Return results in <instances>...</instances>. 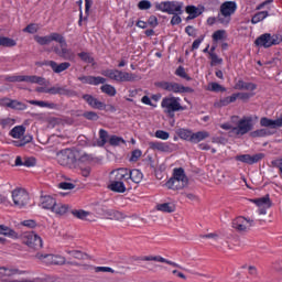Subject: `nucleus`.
<instances>
[{"label": "nucleus", "instance_id": "f704fd0d", "mask_svg": "<svg viewBox=\"0 0 282 282\" xmlns=\"http://www.w3.org/2000/svg\"><path fill=\"white\" fill-rule=\"evenodd\" d=\"M175 204L173 203H162L156 205V210L160 213H175Z\"/></svg>", "mask_w": 282, "mask_h": 282}, {"label": "nucleus", "instance_id": "864d4df0", "mask_svg": "<svg viewBox=\"0 0 282 282\" xmlns=\"http://www.w3.org/2000/svg\"><path fill=\"white\" fill-rule=\"evenodd\" d=\"M208 90L209 91H226V88H224L221 85L218 83H210L208 85Z\"/></svg>", "mask_w": 282, "mask_h": 282}, {"label": "nucleus", "instance_id": "58836bf2", "mask_svg": "<svg viewBox=\"0 0 282 282\" xmlns=\"http://www.w3.org/2000/svg\"><path fill=\"white\" fill-rule=\"evenodd\" d=\"M10 135H12L13 138H15L18 140H21V138H23V135H25V127H23V126L14 127L10 131Z\"/></svg>", "mask_w": 282, "mask_h": 282}, {"label": "nucleus", "instance_id": "393cba45", "mask_svg": "<svg viewBox=\"0 0 282 282\" xmlns=\"http://www.w3.org/2000/svg\"><path fill=\"white\" fill-rule=\"evenodd\" d=\"M141 261H155L156 263H166L167 265H172V268H180V264L171 260H166L162 256H144Z\"/></svg>", "mask_w": 282, "mask_h": 282}, {"label": "nucleus", "instance_id": "3c124183", "mask_svg": "<svg viewBox=\"0 0 282 282\" xmlns=\"http://www.w3.org/2000/svg\"><path fill=\"white\" fill-rule=\"evenodd\" d=\"M32 142V137H23L20 141H13L14 147H25V144Z\"/></svg>", "mask_w": 282, "mask_h": 282}, {"label": "nucleus", "instance_id": "603ef678", "mask_svg": "<svg viewBox=\"0 0 282 282\" xmlns=\"http://www.w3.org/2000/svg\"><path fill=\"white\" fill-rule=\"evenodd\" d=\"M176 76H180V78H185V80H191V76L186 74V70L183 66H178V68L175 72Z\"/></svg>", "mask_w": 282, "mask_h": 282}, {"label": "nucleus", "instance_id": "f3484780", "mask_svg": "<svg viewBox=\"0 0 282 282\" xmlns=\"http://www.w3.org/2000/svg\"><path fill=\"white\" fill-rule=\"evenodd\" d=\"M252 131V117H243L238 121V126L232 128L231 133L235 135H246Z\"/></svg>", "mask_w": 282, "mask_h": 282}, {"label": "nucleus", "instance_id": "0e129e2a", "mask_svg": "<svg viewBox=\"0 0 282 282\" xmlns=\"http://www.w3.org/2000/svg\"><path fill=\"white\" fill-rule=\"evenodd\" d=\"M224 36H226V31L224 30H218L213 34L215 41H223Z\"/></svg>", "mask_w": 282, "mask_h": 282}, {"label": "nucleus", "instance_id": "b1692460", "mask_svg": "<svg viewBox=\"0 0 282 282\" xmlns=\"http://www.w3.org/2000/svg\"><path fill=\"white\" fill-rule=\"evenodd\" d=\"M4 107H9V109H15V111H25L28 106L19 100L6 98L3 99Z\"/></svg>", "mask_w": 282, "mask_h": 282}, {"label": "nucleus", "instance_id": "20e7f679", "mask_svg": "<svg viewBox=\"0 0 282 282\" xmlns=\"http://www.w3.org/2000/svg\"><path fill=\"white\" fill-rule=\"evenodd\" d=\"M9 204L13 206V208L23 210L28 208V204H30V194L24 188L17 187L11 192V202L9 200Z\"/></svg>", "mask_w": 282, "mask_h": 282}, {"label": "nucleus", "instance_id": "bb28decb", "mask_svg": "<svg viewBox=\"0 0 282 282\" xmlns=\"http://www.w3.org/2000/svg\"><path fill=\"white\" fill-rule=\"evenodd\" d=\"M102 215L106 217V219H111L113 221H121V219L124 218V214L113 209H104Z\"/></svg>", "mask_w": 282, "mask_h": 282}, {"label": "nucleus", "instance_id": "4c0bfd02", "mask_svg": "<svg viewBox=\"0 0 282 282\" xmlns=\"http://www.w3.org/2000/svg\"><path fill=\"white\" fill-rule=\"evenodd\" d=\"M29 105H34L35 107H42L47 109H56V104L43 101V100H29Z\"/></svg>", "mask_w": 282, "mask_h": 282}, {"label": "nucleus", "instance_id": "5fc2aeb1", "mask_svg": "<svg viewBox=\"0 0 282 282\" xmlns=\"http://www.w3.org/2000/svg\"><path fill=\"white\" fill-rule=\"evenodd\" d=\"M67 265H76L78 268H82V270H85V271L94 270V267L90 264H80V263L74 262V261H68Z\"/></svg>", "mask_w": 282, "mask_h": 282}, {"label": "nucleus", "instance_id": "412c9836", "mask_svg": "<svg viewBox=\"0 0 282 282\" xmlns=\"http://www.w3.org/2000/svg\"><path fill=\"white\" fill-rule=\"evenodd\" d=\"M51 96H76V91L67 89V87H62L59 85H55L48 88V93Z\"/></svg>", "mask_w": 282, "mask_h": 282}, {"label": "nucleus", "instance_id": "f257e3e1", "mask_svg": "<svg viewBox=\"0 0 282 282\" xmlns=\"http://www.w3.org/2000/svg\"><path fill=\"white\" fill-rule=\"evenodd\" d=\"M260 126L264 127L259 130H254L250 133L251 138H267V135H274V132L270 129H281L282 128V115L276 119H270L262 117L260 119Z\"/></svg>", "mask_w": 282, "mask_h": 282}, {"label": "nucleus", "instance_id": "7c9ffc66", "mask_svg": "<svg viewBox=\"0 0 282 282\" xmlns=\"http://www.w3.org/2000/svg\"><path fill=\"white\" fill-rule=\"evenodd\" d=\"M69 210V207L67 205H64L62 203H55L53 208L51 209V213H54L57 217H63V215H67V212Z\"/></svg>", "mask_w": 282, "mask_h": 282}, {"label": "nucleus", "instance_id": "9b49d317", "mask_svg": "<svg viewBox=\"0 0 282 282\" xmlns=\"http://www.w3.org/2000/svg\"><path fill=\"white\" fill-rule=\"evenodd\" d=\"M156 87L164 89V91H172L173 94H193V88L173 82H159L156 83Z\"/></svg>", "mask_w": 282, "mask_h": 282}, {"label": "nucleus", "instance_id": "49530a36", "mask_svg": "<svg viewBox=\"0 0 282 282\" xmlns=\"http://www.w3.org/2000/svg\"><path fill=\"white\" fill-rule=\"evenodd\" d=\"M110 147H120L121 144H126L124 139L122 137L112 135L109 139Z\"/></svg>", "mask_w": 282, "mask_h": 282}, {"label": "nucleus", "instance_id": "e433bc0d", "mask_svg": "<svg viewBox=\"0 0 282 282\" xmlns=\"http://www.w3.org/2000/svg\"><path fill=\"white\" fill-rule=\"evenodd\" d=\"M206 138H210V133H208V131H198L192 134V142L197 144L202 142V140H206Z\"/></svg>", "mask_w": 282, "mask_h": 282}, {"label": "nucleus", "instance_id": "4d7b16f0", "mask_svg": "<svg viewBox=\"0 0 282 282\" xmlns=\"http://www.w3.org/2000/svg\"><path fill=\"white\" fill-rule=\"evenodd\" d=\"M83 117L86 118V120H98L100 118L98 113L94 111H86L83 113Z\"/></svg>", "mask_w": 282, "mask_h": 282}, {"label": "nucleus", "instance_id": "680f3d73", "mask_svg": "<svg viewBox=\"0 0 282 282\" xmlns=\"http://www.w3.org/2000/svg\"><path fill=\"white\" fill-rule=\"evenodd\" d=\"M209 56L212 58V65H221L224 63V59L219 58L215 53H209Z\"/></svg>", "mask_w": 282, "mask_h": 282}, {"label": "nucleus", "instance_id": "aec40b11", "mask_svg": "<svg viewBox=\"0 0 282 282\" xmlns=\"http://www.w3.org/2000/svg\"><path fill=\"white\" fill-rule=\"evenodd\" d=\"M41 65H46L47 67H51L54 74H61L72 67V64L69 62L58 64L55 61H45Z\"/></svg>", "mask_w": 282, "mask_h": 282}, {"label": "nucleus", "instance_id": "13d9d810", "mask_svg": "<svg viewBox=\"0 0 282 282\" xmlns=\"http://www.w3.org/2000/svg\"><path fill=\"white\" fill-rule=\"evenodd\" d=\"M23 32H28L29 34H36V32H39V25L29 24L26 28L23 29Z\"/></svg>", "mask_w": 282, "mask_h": 282}, {"label": "nucleus", "instance_id": "37998d69", "mask_svg": "<svg viewBox=\"0 0 282 282\" xmlns=\"http://www.w3.org/2000/svg\"><path fill=\"white\" fill-rule=\"evenodd\" d=\"M177 135L182 139V140H187L188 142H192L193 140V132L186 129H178L177 130Z\"/></svg>", "mask_w": 282, "mask_h": 282}, {"label": "nucleus", "instance_id": "c9c22d12", "mask_svg": "<svg viewBox=\"0 0 282 282\" xmlns=\"http://www.w3.org/2000/svg\"><path fill=\"white\" fill-rule=\"evenodd\" d=\"M138 76L133 75V73H127L119 70V83H133Z\"/></svg>", "mask_w": 282, "mask_h": 282}, {"label": "nucleus", "instance_id": "4be33fe9", "mask_svg": "<svg viewBox=\"0 0 282 282\" xmlns=\"http://www.w3.org/2000/svg\"><path fill=\"white\" fill-rule=\"evenodd\" d=\"M83 100H85V102H87V105H89V107H91L93 109H107V105H105V102L98 100V98L91 95H83Z\"/></svg>", "mask_w": 282, "mask_h": 282}, {"label": "nucleus", "instance_id": "f8f14e48", "mask_svg": "<svg viewBox=\"0 0 282 282\" xmlns=\"http://www.w3.org/2000/svg\"><path fill=\"white\" fill-rule=\"evenodd\" d=\"M22 241L33 250H41L43 248V239L34 231H26L22 235Z\"/></svg>", "mask_w": 282, "mask_h": 282}, {"label": "nucleus", "instance_id": "09e8293b", "mask_svg": "<svg viewBox=\"0 0 282 282\" xmlns=\"http://www.w3.org/2000/svg\"><path fill=\"white\" fill-rule=\"evenodd\" d=\"M101 91L102 94H107V96H116V87L109 84H105L104 86H101Z\"/></svg>", "mask_w": 282, "mask_h": 282}, {"label": "nucleus", "instance_id": "0eeeda50", "mask_svg": "<svg viewBox=\"0 0 282 282\" xmlns=\"http://www.w3.org/2000/svg\"><path fill=\"white\" fill-rule=\"evenodd\" d=\"M34 259H37L41 263H45V265H67V263H69L67 258L61 254L37 252L35 253Z\"/></svg>", "mask_w": 282, "mask_h": 282}, {"label": "nucleus", "instance_id": "c756f323", "mask_svg": "<svg viewBox=\"0 0 282 282\" xmlns=\"http://www.w3.org/2000/svg\"><path fill=\"white\" fill-rule=\"evenodd\" d=\"M67 42H65V45L59 44V47L62 50V53L59 55L61 58H64V61H75L76 54L72 52V50L67 48Z\"/></svg>", "mask_w": 282, "mask_h": 282}, {"label": "nucleus", "instance_id": "473e14b6", "mask_svg": "<svg viewBox=\"0 0 282 282\" xmlns=\"http://www.w3.org/2000/svg\"><path fill=\"white\" fill-rule=\"evenodd\" d=\"M235 89L245 90V91H254V89H257V86L253 83H246L240 79L236 83Z\"/></svg>", "mask_w": 282, "mask_h": 282}, {"label": "nucleus", "instance_id": "72a5a7b5", "mask_svg": "<svg viewBox=\"0 0 282 282\" xmlns=\"http://www.w3.org/2000/svg\"><path fill=\"white\" fill-rule=\"evenodd\" d=\"M101 75L106 76V78H110V80H116V83H119L120 70L118 69H106L101 72Z\"/></svg>", "mask_w": 282, "mask_h": 282}, {"label": "nucleus", "instance_id": "a878e982", "mask_svg": "<svg viewBox=\"0 0 282 282\" xmlns=\"http://www.w3.org/2000/svg\"><path fill=\"white\" fill-rule=\"evenodd\" d=\"M149 147L152 149V151H161V153H173V148H171L169 143L151 141L149 142Z\"/></svg>", "mask_w": 282, "mask_h": 282}, {"label": "nucleus", "instance_id": "bf43d9fd", "mask_svg": "<svg viewBox=\"0 0 282 282\" xmlns=\"http://www.w3.org/2000/svg\"><path fill=\"white\" fill-rule=\"evenodd\" d=\"M138 8H139V10H150V8H151V1H149V0H141V1L138 3Z\"/></svg>", "mask_w": 282, "mask_h": 282}, {"label": "nucleus", "instance_id": "c03bdc74", "mask_svg": "<svg viewBox=\"0 0 282 282\" xmlns=\"http://www.w3.org/2000/svg\"><path fill=\"white\" fill-rule=\"evenodd\" d=\"M17 41L6 37V36H0V46L2 47H15Z\"/></svg>", "mask_w": 282, "mask_h": 282}, {"label": "nucleus", "instance_id": "de8ad7c7", "mask_svg": "<svg viewBox=\"0 0 282 282\" xmlns=\"http://www.w3.org/2000/svg\"><path fill=\"white\" fill-rule=\"evenodd\" d=\"M50 127H61V124H65V120L58 117H50L47 119Z\"/></svg>", "mask_w": 282, "mask_h": 282}, {"label": "nucleus", "instance_id": "6e6552de", "mask_svg": "<svg viewBox=\"0 0 282 282\" xmlns=\"http://www.w3.org/2000/svg\"><path fill=\"white\" fill-rule=\"evenodd\" d=\"M237 12V3L234 1H226L220 6V13L218 14V21L223 25L230 23V18Z\"/></svg>", "mask_w": 282, "mask_h": 282}, {"label": "nucleus", "instance_id": "ea45409f", "mask_svg": "<svg viewBox=\"0 0 282 282\" xmlns=\"http://www.w3.org/2000/svg\"><path fill=\"white\" fill-rule=\"evenodd\" d=\"M108 138H109V132H107L105 129H100L99 130V140H97L96 145L105 147V144H107Z\"/></svg>", "mask_w": 282, "mask_h": 282}, {"label": "nucleus", "instance_id": "69168bd1", "mask_svg": "<svg viewBox=\"0 0 282 282\" xmlns=\"http://www.w3.org/2000/svg\"><path fill=\"white\" fill-rule=\"evenodd\" d=\"M23 166H28V167L36 166V159H34V158H25L23 160Z\"/></svg>", "mask_w": 282, "mask_h": 282}, {"label": "nucleus", "instance_id": "ddd939ff", "mask_svg": "<svg viewBox=\"0 0 282 282\" xmlns=\"http://www.w3.org/2000/svg\"><path fill=\"white\" fill-rule=\"evenodd\" d=\"M282 42L281 35H271L270 33H264L260 35L254 44L258 47H272V45H279Z\"/></svg>", "mask_w": 282, "mask_h": 282}, {"label": "nucleus", "instance_id": "c85d7f7f", "mask_svg": "<svg viewBox=\"0 0 282 282\" xmlns=\"http://www.w3.org/2000/svg\"><path fill=\"white\" fill-rule=\"evenodd\" d=\"M206 8L204 7H195V6H187L185 12L189 14L191 19H197V17L204 14Z\"/></svg>", "mask_w": 282, "mask_h": 282}, {"label": "nucleus", "instance_id": "cd10ccee", "mask_svg": "<svg viewBox=\"0 0 282 282\" xmlns=\"http://www.w3.org/2000/svg\"><path fill=\"white\" fill-rule=\"evenodd\" d=\"M21 83H30L31 85H45V78L35 75H21Z\"/></svg>", "mask_w": 282, "mask_h": 282}, {"label": "nucleus", "instance_id": "9d476101", "mask_svg": "<svg viewBox=\"0 0 282 282\" xmlns=\"http://www.w3.org/2000/svg\"><path fill=\"white\" fill-rule=\"evenodd\" d=\"M161 107L164 109L165 113H169L171 118L175 116V111H184V107H182L180 104V98L177 97L163 98Z\"/></svg>", "mask_w": 282, "mask_h": 282}, {"label": "nucleus", "instance_id": "a19ab883", "mask_svg": "<svg viewBox=\"0 0 282 282\" xmlns=\"http://www.w3.org/2000/svg\"><path fill=\"white\" fill-rule=\"evenodd\" d=\"M66 254L69 257H73V259H77L78 261H83L85 257H87V253L80 251V250H66Z\"/></svg>", "mask_w": 282, "mask_h": 282}, {"label": "nucleus", "instance_id": "a18cd8bd", "mask_svg": "<svg viewBox=\"0 0 282 282\" xmlns=\"http://www.w3.org/2000/svg\"><path fill=\"white\" fill-rule=\"evenodd\" d=\"M267 18H268V11H260L252 17L251 23L253 24L260 23V21H263V19H267Z\"/></svg>", "mask_w": 282, "mask_h": 282}, {"label": "nucleus", "instance_id": "2f4dec72", "mask_svg": "<svg viewBox=\"0 0 282 282\" xmlns=\"http://www.w3.org/2000/svg\"><path fill=\"white\" fill-rule=\"evenodd\" d=\"M0 235H3V237H8L9 239H19V234L6 225H0Z\"/></svg>", "mask_w": 282, "mask_h": 282}, {"label": "nucleus", "instance_id": "7ed1b4c3", "mask_svg": "<svg viewBox=\"0 0 282 282\" xmlns=\"http://www.w3.org/2000/svg\"><path fill=\"white\" fill-rule=\"evenodd\" d=\"M249 202H251V204H254L258 208V221H268V210H270V207L272 206V199H270V194H267L260 198H251L249 199Z\"/></svg>", "mask_w": 282, "mask_h": 282}, {"label": "nucleus", "instance_id": "e2e57ef3", "mask_svg": "<svg viewBox=\"0 0 282 282\" xmlns=\"http://www.w3.org/2000/svg\"><path fill=\"white\" fill-rule=\"evenodd\" d=\"M272 169H279L280 173L282 174V158L275 159L271 162Z\"/></svg>", "mask_w": 282, "mask_h": 282}, {"label": "nucleus", "instance_id": "a211bd4d", "mask_svg": "<svg viewBox=\"0 0 282 282\" xmlns=\"http://www.w3.org/2000/svg\"><path fill=\"white\" fill-rule=\"evenodd\" d=\"M120 171H123V173L126 174V182H129V180H131V182H133L134 184H140V182H142V180L144 178V174H142V172L138 169L129 170L121 167Z\"/></svg>", "mask_w": 282, "mask_h": 282}, {"label": "nucleus", "instance_id": "052dcab7", "mask_svg": "<svg viewBox=\"0 0 282 282\" xmlns=\"http://www.w3.org/2000/svg\"><path fill=\"white\" fill-rule=\"evenodd\" d=\"M155 138H159V140H169L170 134H169V132H166L164 130H158L155 132Z\"/></svg>", "mask_w": 282, "mask_h": 282}, {"label": "nucleus", "instance_id": "6e6d98bb", "mask_svg": "<svg viewBox=\"0 0 282 282\" xmlns=\"http://www.w3.org/2000/svg\"><path fill=\"white\" fill-rule=\"evenodd\" d=\"M58 187L63 191H74V188H76V185H74V183L62 182L58 184Z\"/></svg>", "mask_w": 282, "mask_h": 282}, {"label": "nucleus", "instance_id": "79ce46f5", "mask_svg": "<svg viewBox=\"0 0 282 282\" xmlns=\"http://www.w3.org/2000/svg\"><path fill=\"white\" fill-rule=\"evenodd\" d=\"M73 215L77 219H86L88 221H91V218H89L91 216V214L89 212H85L83 209H78V210H73Z\"/></svg>", "mask_w": 282, "mask_h": 282}, {"label": "nucleus", "instance_id": "774afa93", "mask_svg": "<svg viewBox=\"0 0 282 282\" xmlns=\"http://www.w3.org/2000/svg\"><path fill=\"white\" fill-rule=\"evenodd\" d=\"M94 270H95V272H110L111 274H113V272H116L110 267H95Z\"/></svg>", "mask_w": 282, "mask_h": 282}, {"label": "nucleus", "instance_id": "338daca9", "mask_svg": "<svg viewBox=\"0 0 282 282\" xmlns=\"http://www.w3.org/2000/svg\"><path fill=\"white\" fill-rule=\"evenodd\" d=\"M202 239H210L212 241H217L219 239V234L210 232L202 236Z\"/></svg>", "mask_w": 282, "mask_h": 282}, {"label": "nucleus", "instance_id": "2eb2a0df", "mask_svg": "<svg viewBox=\"0 0 282 282\" xmlns=\"http://www.w3.org/2000/svg\"><path fill=\"white\" fill-rule=\"evenodd\" d=\"M231 226L237 232H248V230H250V228L254 226V220L251 218L239 216L232 220Z\"/></svg>", "mask_w": 282, "mask_h": 282}, {"label": "nucleus", "instance_id": "1a4fd4ad", "mask_svg": "<svg viewBox=\"0 0 282 282\" xmlns=\"http://www.w3.org/2000/svg\"><path fill=\"white\" fill-rule=\"evenodd\" d=\"M17 274H28V271L19 270L13 267H0V280L2 282H30V280H17L13 276Z\"/></svg>", "mask_w": 282, "mask_h": 282}, {"label": "nucleus", "instance_id": "4468645a", "mask_svg": "<svg viewBox=\"0 0 282 282\" xmlns=\"http://www.w3.org/2000/svg\"><path fill=\"white\" fill-rule=\"evenodd\" d=\"M156 10L167 14H182V3L176 1H164L155 3Z\"/></svg>", "mask_w": 282, "mask_h": 282}, {"label": "nucleus", "instance_id": "423d86ee", "mask_svg": "<svg viewBox=\"0 0 282 282\" xmlns=\"http://www.w3.org/2000/svg\"><path fill=\"white\" fill-rule=\"evenodd\" d=\"M127 174L120 169L110 172V184L108 185L109 191L112 193H127V187L122 180Z\"/></svg>", "mask_w": 282, "mask_h": 282}, {"label": "nucleus", "instance_id": "f03ea898", "mask_svg": "<svg viewBox=\"0 0 282 282\" xmlns=\"http://www.w3.org/2000/svg\"><path fill=\"white\" fill-rule=\"evenodd\" d=\"M169 191L180 192L188 187V176L184 169H174L172 177L165 183Z\"/></svg>", "mask_w": 282, "mask_h": 282}, {"label": "nucleus", "instance_id": "8fccbe9b", "mask_svg": "<svg viewBox=\"0 0 282 282\" xmlns=\"http://www.w3.org/2000/svg\"><path fill=\"white\" fill-rule=\"evenodd\" d=\"M77 56L84 61V63H94V57H91V54L87 52L78 53Z\"/></svg>", "mask_w": 282, "mask_h": 282}, {"label": "nucleus", "instance_id": "6ab92c4d", "mask_svg": "<svg viewBox=\"0 0 282 282\" xmlns=\"http://www.w3.org/2000/svg\"><path fill=\"white\" fill-rule=\"evenodd\" d=\"M265 158V154L263 153H258V154H240L236 155L237 162H242L243 164H257V162H261Z\"/></svg>", "mask_w": 282, "mask_h": 282}, {"label": "nucleus", "instance_id": "5701e85b", "mask_svg": "<svg viewBox=\"0 0 282 282\" xmlns=\"http://www.w3.org/2000/svg\"><path fill=\"white\" fill-rule=\"evenodd\" d=\"M43 210H52L53 206H56V198L50 195H42L39 204Z\"/></svg>", "mask_w": 282, "mask_h": 282}, {"label": "nucleus", "instance_id": "39448f33", "mask_svg": "<svg viewBox=\"0 0 282 282\" xmlns=\"http://www.w3.org/2000/svg\"><path fill=\"white\" fill-rule=\"evenodd\" d=\"M80 156V152L76 150H62L57 153V162L61 166H67L68 169H76L78 164V158Z\"/></svg>", "mask_w": 282, "mask_h": 282}, {"label": "nucleus", "instance_id": "dca6fc26", "mask_svg": "<svg viewBox=\"0 0 282 282\" xmlns=\"http://www.w3.org/2000/svg\"><path fill=\"white\" fill-rule=\"evenodd\" d=\"M34 41H36V43H39V45H50V43H52V41H55V43H58L59 45H66L65 37L56 32L51 33L45 36L35 35Z\"/></svg>", "mask_w": 282, "mask_h": 282}]
</instances>
